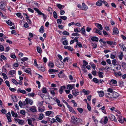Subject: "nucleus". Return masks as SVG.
I'll return each mask as SVG.
<instances>
[{"mask_svg": "<svg viewBox=\"0 0 126 126\" xmlns=\"http://www.w3.org/2000/svg\"><path fill=\"white\" fill-rule=\"evenodd\" d=\"M56 6L60 10L63 9L64 7V5H62L60 4H57Z\"/></svg>", "mask_w": 126, "mask_h": 126, "instance_id": "nucleus-21", "label": "nucleus"}, {"mask_svg": "<svg viewBox=\"0 0 126 126\" xmlns=\"http://www.w3.org/2000/svg\"><path fill=\"white\" fill-rule=\"evenodd\" d=\"M74 32H80L81 30L79 28L74 29Z\"/></svg>", "mask_w": 126, "mask_h": 126, "instance_id": "nucleus-40", "label": "nucleus"}, {"mask_svg": "<svg viewBox=\"0 0 126 126\" xmlns=\"http://www.w3.org/2000/svg\"><path fill=\"white\" fill-rule=\"evenodd\" d=\"M25 101L26 102V103L28 104L29 103L31 105H32L33 103V101L32 100L27 98L26 99Z\"/></svg>", "mask_w": 126, "mask_h": 126, "instance_id": "nucleus-7", "label": "nucleus"}, {"mask_svg": "<svg viewBox=\"0 0 126 126\" xmlns=\"http://www.w3.org/2000/svg\"><path fill=\"white\" fill-rule=\"evenodd\" d=\"M124 56L122 52L120 51V55L119 56V59L120 60L122 59L123 57Z\"/></svg>", "mask_w": 126, "mask_h": 126, "instance_id": "nucleus-30", "label": "nucleus"}, {"mask_svg": "<svg viewBox=\"0 0 126 126\" xmlns=\"http://www.w3.org/2000/svg\"><path fill=\"white\" fill-rule=\"evenodd\" d=\"M52 112H53L52 111H48L45 112V113L46 116H48L51 114Z\"/></svg>", "mask_w": 126, "mask_h": 126, "instance_id": "nucleus-31", "label": "nucleus"}, {"mask_svg": "<svg viewBox=\"0 0 126 126\" xmlns=\"http://www.w3.org/2000/svg\"><path fill=\"white\" fill-rule=\"evenodd\" d=\"M39 31L41 33L44 32V27L43 26H42L40 29Z\"/></svg>", "mask_w": 126, "mask_h": 126, "instance_id": "nucleus-27", "label": "nucleus"}, {"mask_svg": "<svg viewBox=\"0 0 126 126\" xmlns=\"http://www.w3.org/2000/svg\"><path fill=\"white\" fill-rule=\"evenodd\" d=\"M2 75L3 76V78H5V79H8V77L4 73L2 74Z\"/></svg>", "mask_w": 126, "mask_h": 126, "instance_id": "nucleus-57", "label": "nucleus"}, {"mask_svg": "<svg viewBox=\"0 0 126 126\" xmlns=\"http://www.w3.org/2000/svg\"><path fill=\"white\" fill-rule=\"evenodd\" d=\"M0 57H1L2 59H3L4 60H7L6 57H5L3 55H1L0 56Z\"/></svg>", "mask_w": 126, "mask_h": 126, "instance_id": "nucleus-56", "label": "nucleus"}, {"mask_svg": "<svg viewBox=\"0 0 126 126\" xmlns=\"http://www.w3.org/2000/svg\"><path fill=\"white\" fill-rule=\"evenodd\" d=\"M113 33L115 34H117L119 33V31L117 28H114L113 29Z\"/></svg>", "mask_w": 126, "mask_h": 126, "instance_id": "nucleus-13", "label": "nucleus"}, {"mask_svg": "<svg viewBox=\"0 0 126 126\" xmlns=\"http://www.w3.org/2000/svg\"><path fill=\"white\" fill-rule=\"evenodd\" d=\"M22 61L23 62L27 61L28 60V58L26 57L23 58L21 59Z\"/></svg>", "mask_w": 126, "mask_h": 126, "instance_id": "nucleus-54", "label": "nucleus"}, {"mask_svg": "<svg viewBox=\"0 0 126 126\" xmlns=\"http://www.w3.org/2000/svg\"><path fill=\"white\" fill-rule=\"evenodd\" d=\"M62 34L65 35H69V33L67 32L66 31H64L62 32Z\"/></svg>", "mask_w": 126, "mask_h": 126, "instance_id": "nucleus-48", "label": "nucleus"}, {"mask_svg": "<svg viewBox=\"0 0 126 126\" xmlns=\"http://www.w3.org/2000/svg\"><path fill=\"white\" fill-rule=\"evenodd\" d=\"M24 122V121L23 120H20V119L18 121L19 124L20 125H23V124Z\"/></svg>", "mask_w": 126, "mask_h": 126, "instance_id": "nucleus-50", "label": "nucleus"}, {"mask_svg": "<svg viewBox=\"0 0 126 126\" xmlns=\"http://www.w3.org/2000/svg\"><path fill=\"white\" fill-rule=\"evenodd\" d=\"M95 25L100 30H103V27L101 24L96 23H95Z\"/></svg>", "mask_w": 126, "mask_h": 126, "instance_id": "nucleus-10", "label": "nucleus"}, {"mask_svg": "<svg viewBox=\"0 0 126 126\" xmlns=\"http://www.w3.org/2000/svg\"><path fill=\"white\" fill-rule=\"evenodd\" d=\"M30 110L32 112H36L37 110L36 107L35 106L32 107L30 108Z\"/></svg>", "mask_w": 126, "mask_h": 126, "instance_id": "nucleus-22", "label": "nucleus"}, {"mask_svg": "<svg viewBox=\"0 0 126 126\" xmlns=\"http://www.w3.org/2000/svg\"><path fill=\"white\" fill-rule=\"evenodd\" d=\"M6 23L8 25L10 26H12L14 24V23H12L11 21L10 20H8V21H7Z\"/></svg>", "mask_w": 126, "mask_h": 126, "instance_id": "nucleus-33", "label": "nucleus"}, {"mask_svg": "<svg viewBox=\"0 0 126 126\" xmlns=\"http://www.w3.org/2000/svg\"><path fill=\"white\" fill-rule=\"evenodd\" d=\"M77 45L79 47L81 48L82 47V45L81 43L79 42L78 43H77Z\"/></svg>", "mask_w": 126, "mask_h": 126, "instance_id": "nucleus-63", "label": "nucleus"}, {"mask_svg": "<svg viewBox=\"0 0 126 126\" xmlns=\"http://www.w3.org/2000/svg\"><path fill=\"white\" fill-rule=\"evenodd\" d=\"M48 65L50 68H52L54 66V65L52 62H50L48 64Z\"/></svg>", "mask_w": 126, "mask_h": 126, "instance_id": "nucleus-26", "label": "nucleus"}, {"mask_svg": "<svg viewBox=\"0 0 126 126\" xmlns=\"http://www.w3.org/2000/svg\"><path fill=\"white\" fill-rule=\"evenodd\" d=\"M106 95L108 97L112 98H116L119 96V94L118 93L114 91L111 94H110V93H108Z\"/></svg>", "mask_w": 126, "mask_h": 126, "instance_id": "nucleus-1", "label": "nucleus"}, {"mask_svg": "<svg viewBox=\"0 0 126 126\" xmlns=\"http://www.w3.org/2000/svg\"><path fill=\"white\" fill-rule=\"evenodd\" d=\"M117 118L118 120V121L121 123H122L124 122V120H123V118H122V116L120 115H117Z\"/></svg>", "mask_w": 126, "mask_h": 126, "instance_id": "nucleus-5", "label": "nucleus"}, {"mask_svg": "<svg viewBox=\"0 0 126 126\" xmlns=\"http://www.w3.org/2000/svg\"><path fill=\"white\" fill-rule=\"evenodd\" d=\"M33 9L38 13V15L43 16V18L45 19H46V17L45 15L40 11L38 8H33Z\"/></svg>", "mask_w": 126, "mask_h": 126, "instance_id": "nucleus-2", "label": "nucleus"}, {"mask_svg": "<svg viewBox=\"0 0 126 126\" xmlns=\"http://www.w3.org/2000/svg\"><path fill=\"white\" fill-rule=\"evenodd\" d=\"M107 43L108 44L110 45H115L116 44V42H114L107 41Z\"/></svg>", "mask_w": 126, "mask_h": 126, "instance_id": "nucleus-28", "label": "nucleus"}, {"mask_svg": "<svg viewBox=\"0 0 126 126\" xmlns=\"http://www.w3.org/2000/svg\"><path fill=\"white\" fill-rule=\"evenodd\" d=\"M72 94L75 96H76L79 95V92L75 90H72Z\"/></svg>", "mask_w": 126, "mask_h": 126, "instance_id": "nucleus-9", "label": "nucleus"}, {"mask_svg": "<svg viewBox=\"0 0 126 126\" xmlns=\"http://www.w3.org/2000/svg\"><path fill=\"white\" fill-rule=\"evenodd\" d=\"M103 0H99L96 3V5L98 6H100L102 5Z\"/></svg>", "mask_w": 126, "mask_h": 126, "instance_id": "nucleus-16", "label": "nucleus"}, {"mask_svg": "<svg viewBox=\"0 0 126 126\" xmlns=\"http://www.w3.org/2000/svg\"><path fill=\"white\" fill-rule=\"evenodd\" d=\"M48 71L49 73H52L54 72H57L58 70L54 69H50Z\"/></svg>", "mask_w": 126, "mask_h": 126, "instance_id": "nucleus-37", "label": "nucleus"}, {"mask_svg": "<svg viewBox=\"0 0 126 126\" xmlns=\"http://www.w3.org/2000/svg\"><path fill=\"white\" fill-rule=\"evenodd\" d=\"M53 17H54L56 18L57 19V15L56 13V12L55 11H54L53 12Z\"/></svg>", "mask_w": 126, "mask_h": 126, "instance_id": "nucleus-42", "label": "nucleus"}, {"mask_svg": "<svg viewBox=\"0 0 126 126\" xmlns=\"http://www.w3.org/2000/svg\"><path fill=\"white\" fill-rule=\"evenodd\" d=\"M0 50L1 51H3L4 50V48L2 45H0Z\"/></svg>", "mask_w": 126, "mask_h": 126, "instance_id": "nucleus-59", "label": "nucleus"}, {"mask_svg": "<svg viewBox=\"0 0 126 126\" xmlns=\"http://www.w3.org/2000/svg\"><path fill=\"white\" fill-rule=\"evenodd\" d=\"M107 91L108 92H110V94H112L114 92L113 90L110 88H108L107 90Z\"/></svg>", "mask_w": 126, "mask_h": 126, "instance_id": "nucleus-32", "label": "nucleus"}, {"mask_svg": "<svg viewBox=\"0 0 126 126\" xmlns=\"http://www.w3.org/2000/svg\"><path fill=\"white\" fill-rule=\"evenodd\" d=\"M28 123L29 125H31L32 124V120L31 119H28L27 120Z\"/></svg>", "mask_w": 126, "mask_h": 126, "instance_id": "nucleus-58", "label": "nucleus"}, {"mask_svg": "<svg viewBox=\"0 0 126 126\" xmlns=\"http://www.w3.org/2000/svg\"><path fill=\"white\" fill-rule=\"evenodd\" d=\"M67 107L69 108V110L70 111L72 112V111H73L74 110L73 109L72 107L70 106L69 104H68L67 106Z\"/></svg>", "mask_w": 126, "mask_h": 126, "instance_id": "nucleus-35", "label": "nucleus"}, {"mask_svg": "<svg viewBox=\"0 0 126 126\" xmlns=\"http://www.w3.org/2000/svg\"><path fill=\"white\" fill-rule=\"evenodd\" d=\"M87 108L89 111H91V107L88 103H87Z\"/></svg>", "mask_w": 126, "mask_h": 126, "instance_id": "nucleus-46", "label": "nucleus"}, {"mask_svg": "<svg viewBox=\"0 0 126 126\" xmlns=\"http://www.w3.org/2000/svg\"><path fill=\"white\" fill-rule=\"evenodd\" d=\"M42 92L44 94H46L47 92V90L46 87H43L42 89Z\"/></svg>", "mask_w": 126, "mask_h": 126, "instance_id": "nucleus-29", "label": "nucleus"}, {"mask_svg": "<svg viewBox=\"0 0 126 126\" xmlns=\"http://www.w3.org/2000/svg\"><path fill=\"white\" fill-rule=\"evenodd\" d=\"M93 80L94 82L96 83H98L99 82L98 79L95 78H94L93 79Z\"/></svg>", "mask_w": 126, "mask_h": 126, "instance_id": "nucleus-49", "label": "nucleus"}, {"mask_svg": "<svg viewBox=\"0 0 126 126\" xmlns=\"http://www.w3.org/2000/svg\"><path fill=\"white\" fill-rule=\"evenodd\" d=\"M85 27L84 26H83L82 28H81V33L82 34H84V35H85L86 33L85 29L84 28Z\"/></svg>", "mask_w": 126, "mask_h": 126, "instance_id": "nucleus-24", "label": "nucleus"}, {"mask_svg": "<svg viewBox=\"0 0 126 126\" xmlns=\"http://www.w3.org/2000/svg\"><path fill=\"white\" fill-rule=\"evenodd\" d=\"M75 85L74 84H68L67 86V89L71 90L74 88Z\"/></svg>", "mask_w": 126, "mask_h": 126, "instance_id": "nucleus-6", "label": "nucleus"}, {"mask_svg": "<svg viewBox=\"0 0 126 126\" xmlns=\"http://www.w3.org/2000/svg\"><path fill=\"white\" fill-rule=\"evenodd\" d=\"M112 64L115 65L116 63V61L115 59L113 60L112 61Z\"/></svg>", "mask_w": 126, "mask_h": 126, "instance_id": "nucleus-64", "label": "nucleus"}, {"mask_svg": "<svg viewBox=\"0 0 126 126\" xmlns=\"http://www.w3.org/2000/svg\"><path fill=\"white\" fill-rule=\"evenodd\" d=\"M50 93L53 95H54L55 94V93L54 91V90H53L52 89L50 90Z\"/></svg>", "mask_w": 126, "mask_h": 126, "instance_id": "nucleus-61", "label": "nucleus"}, {"mask_svg": "<svg viewBox=\"0 0 126 126\" xmlns=\"http://www.w3.org/2000/svg\"><path fill=\"white\" fill-rule=\"evenodd\" d=\"M71 102L74 104V107H76L77 106V104L75 102V101L74 100H71Z\"/></svg>", "mask_w": 126, "mask_h": 126, "instance_id": "nucleus-45", "label": "nucleus"}, {"mask_svg": "<svg viewBox=\"0 0 126 126\" xmlns=\"http://www.w3.org/2000/svg\"><path fill=\"white\" fill-rule=\"evenodd\" d=\"M93 31L94 32L98 34L99 35L102 34V32L101 31L96 28H95L93 29Z\"/></svg>", "mask_w": 126, "mask_h": 126, "instance_id": "nucleus-8", "label": "nucleus"}, {"mask_svg": "<svg viewBox=\"0 0 126 126\" xmlns=\"http://www.w3.org/2000/svg\"><path fill=\"white\" fill-rule=\"evenodd\" d=\"M91 39L93 41L98 42V38L96 36H94L92 37Z\"/></svg>", "mask_w": 126, "mask_h": 126, "instance_id": "nucleus-18", "label": "nucleus"}, {"mask_svg": "<svg viewBox=\"0 0 126 126\" xmlns=\"http://www.w3.org/2000/svg\"><path fill=\"white\" fill-rule=\"evenodd\" d=\"M102 3L104 4L105 6L107 7H108L109 6V5L108 3L106 2V1H104L103 0Z\"/></svg>", "mask_w": 126, "mask_h": 126, "instance_id": "nucleus-55", "label": "nucleus"}, {"mask_svg": "<svg viewBox=\"0 0 126 126\" xmlns=\"http://www.w3.org/2000/svg\"><path fill=\"white\" fill-rule=\"evenodd\" d=\"M35 94L33 93H29L28 94V95L29 97H33L34 96Z\"/></svg>", "mask_w": 126, "mask_h": 126, "instance_id": "nucleus-41", "label": "nucleus"}, {"mask_svg": "<svg viewBox=\"0 0 126 126\" xmlns=\"http://www.w3.org/2000/svg\"><path fill=\"white\" fill-rule=\"evenodd\" d=\"M71 118L72 120L74 123H78L80 120H81V119L77 118L76 117H75L74 116H72Z\"/></svg>", "mask_w": 126, "mask_h": 126, "instance_id": "nucleus-4", "label": "nucleus"}, {"mask_svg": "<svg viewBox=\"0 0 126 126\" xmlns=\"http://www.w3.org/2000/svg\"><path fill=\"white\" fill-rule=\"evenodd\" d=\"M63 44L64 45H68V41L67 40H65L62 42Z\"/></svg>", "mask_w": 126, "mask_h": 126, "instance_id": "nucleus-38", "label": "nucleus"}, {"mask_svg": "<svg viewBox=\"0 0 126 126\" xmlns=\"http://www.w3.org/2000/svg\"><path fill=\"white\" fill-rule=\"evenodd\" d=\"M82 4L83 8L82 9L84 10H87L88 8V6L84 2L82 3Z\"/></svg>", "mask_w": 126, "mask_h": 126, "instance_id": "nucleus-17", "label": "nucleus"}, {"mask_svg": "<svg viewBox=\"0 0 126 126\" xmlns=\"http://www.w3.org/2000/svg\"><path fill=\"white\" fill-rule=\"evenodd\" d=\"M82 92L84 94L86 95H88L90 93V91H86L85 89H83Z\"/></svg>", "mask_w": 126, "mask_h": 126, "instance_id": "nucleus-12", "label": "nucleus"}, {"mask_svg": "<svg viewBox=\"0 0 126 126\" xmlns=\"http://www.w3.org/2000/svg\"><path fill=\"white\" fill-rule=\"evenodd\" d=\"M121 65H117V66L115 68L116 69V70H118L120 69H121Z\"/></svg>", "mask_w": 126, "mask_h": 126, "instance_id": "nucleus-62", "label": "nucleus"}, {"mask_svg": "<svg viewBox=\"0 0 126 126\" xmlns=\"http://www.w3.org/2000/svg\"><path fill=\"white\" fill-rule=\"evenodd\" d=\"M117 81L113 79H112L111 80L110 82V84H117Z\"/></svg>", "mask_w": 126, "mask_h": 126, "instance_id": "nucleus-19", "label": "nucleus"}, {"mask_svg": "<svg viewBox=\"0 0 126 126\" xmlns=\"http://www.w3.org/2000/svg\"><path fill=\"white\" fill-rule=\"evenodd\" d=\"M16 71L14 70H11L9 72L8 75L9 78L14 77L16 74Z\"/></svg>", "mask_w": 126, "mask_h": 126, "instance_id": "nucleus-3", "label": "nucleus"}, {"mask_svg": "<svg viewBox=\"0 0 126 126\" xmlns=\"http://www.w3.org/2000/svg\"><path fill=\"white\" fill-rule=\"evenodd\" d=\"M98 74V76L99 77L101 78H102L103 77V73L101 72L100 71L97 72Z\"/></svg>", "mask_w": 126, "mask_h": 126, "instance_id": "nucleus-25", "label": "nucleus"}, {"mask_svg": "<svg viewBox=\"0 0 126 126\" xmlns=\"http://www.w3.org/2000/svg\"><path fill=\"white\" fill-rule=\"evenodd\" d=\"M37 50L38 52L39 53H41L42 52V49L40 47H37Z\"/></svg>", "mask_w": 126, "mask_h": 126, "instance_id": "nucleus-34", "label": "nucleus"}, {"mask_svg": "<svg viewBox=\"0 0 126 126\" xmlns=\"http://www.w3.org/2000/svg\"><path fill=\"white\" fill-rule=\"evenodd\" d=\"M57 21L58 24H60L62 22V20L61 19H59L57 20Z\"/></svg>", "mask_w": 126, "mask_h": 126, "instance_id": "nucleus-53", "label": "nucleus"}, {"mask_svg": "<svg viewBox=\"0 0 126 126\" xmlns=\"http://www.w3.org/2000/svg\"><path fill=\"white\" fill-rule=\"evenodd\" d=\"M5 4L4 3H3L1 4V5L0 6V8L1 9H2V10H3L4 8L5 7Z\"/></svg>", "mask_w": 126, "mask_h": 126, "instance_id": "nucleus-51", "label": "nucleus"}, {"mask_svg": "<svg viewBox=\"0 0 126 126\" xmlns=\"http://www.w3.org/2000/svg\"><path fill=\"white\" fill-rule=\"evenodd\" d=\"M92 46L93 47V48H96L97 47V43H96L94 42L92 43Z\"/></svg>", "mask_w": 126, "mask_h": 126, "instance_id": "nucleus-36", "label": "nucleus"}, {"mask_svg": "<svg viewBox=\"0 0 126 126\" xmlns=\"http://www.w3.org/2000/svg\"><path fill=\"white\" fill-rule=\"evenodd\" d=\"M88 64V63L85 60L83 61V66L85 67Z\"/></svg>", "mask_w": 126, "mask_h": 126, "instance_id": "nucleus-43", "label": "nucleus"}, {"mask_svg": "<svg viewBox=\"0 0 126 126\" xmlns=\"http://www.w3.org/2000/svg\"><path fill=\"white\" fill-rule=\"evenodd\" d=\"M44 117V115L43 113H41L38 119L40 120H41L43 119Z\"/></svg>", "mask_w": 126, "mask_h": 126, "instance_id": "nucleus-47", "label": "nucleus"}, {"mask_svg": "<svg viewBox=\"0 0 126 126\" xmlns=\"http://www.w3.org/2000/svg\"><path fill=\"white\" fill-rule=\"evenodd\" d=\"M65 88V86H62L59 89V93L60 94H62L63 92V90Z\"/></svg>", "mask_w": 126, "mask_h": 126, "instance_id": "nucleus-14", "label": "nucleus"}, {"mask_svg": "<svg viewBox=\"0 0 126 126\" xmlns=\"http://www.w3.org/2000/svg\"><path fill=\"white\" fill-rule=\"evenodd\" d=\"M64 48L67 49L71 51H73V48L70 46H65L64 47Z\"/></svg>", "mask_w": 126, "mask_h": 126, "instance_id": "nucleus-20", "label": "nucleus"}, {"mask_svg": "<svg viewBox=\"0 0 126 126\" xmlns=\"http://www.w3.org/2000/svg\"><path fill=\"white\" fill-rule=\"evenodd\" d=\"M29 18H26V19L29 24H31L32 23V22L31 20L29 19Z\"/></svg>", "mask_w": 126, "mask_h": 126, "instance_id": "nucleus-60", "label": "nucleus"}, {"mask_svg": "<svg viewBox=\"0 0 126 126\" xmlns=\"http://www.w3.org/2000/svg\"><path fill=\"white\" fill-rule=\"evenodd\" d=\"M60 18L63 19L64 20H66L67 18L66 16H60Z\"/></svg>", "mask_w": 126, "mask_h": 126, "instance_id": "nucleus-44", "label": "nucleus"}, {"mask_svg": "<svg viewBox=\"0 0 126 126\" xmlns=\"http://www.w3.org/2000/svg\"><path fill=\"white\" fill-rule=\"evenodd\" d=\"M12 82L16 85H17L18 84L17 81L14 79H13L12 80Z\"/></svg>", "mask_w": 126, "mask_h": 126, "instance_id": "nucleus-39", "label": "nucleus"}, {"mask_svg": "<svg viewBox=\"0 0 126 126\" xmlns=\"http://www.w3.org/2000/svg\"><path fill=\"white\" fill-rule=\"evenodd\" d=\"M110 120L112 121H114L116 122L117 121V120L115 118V116L112 115H111V116L110 117Z\"/></svg>", "mask_w": 126, "mask_h": 126, "instance_id": "nucleus-23", "label": "nucleus"}, {"mask_svg": "<svg viewBox=\"0 0 126 126\" xmlns=\"http://www.w3.org/2000/svg\"><path fill=\"white\" fill-rule=\"evenodd\" d=\"M97 92L98 93L100 97H102L104 95V92L103 91H98Z\"/></svg>", "mask_w": 126, "mask_h": 126, "instance_id": "nucleus-11", "label": "nucleus"}, {"mask_svg": "<svg viewBox=\"0 0 126 126\" xmlns=\"http://www.w3.org/2000/svg\"><path fill=\"white\" fill-rule=\"evenodd\" d=\"M77 109L80 113H82L83 110L82 108H78Z\"/></svg>", "mask_w": 126, "mask_h": 126, "instance_id": "nucleus-52", "label": "nucleus"}, {"mask_svg": "<svg viewBox=\"0 0 126 126\" xmlns=\"http://www.w3.org/2000/svg\"><path fill=\"white\" fill-rule=\"evenodd\" d=\"M17 91L18 93H20L24 94L26 93V92L25 90H21L20 88L18 89Z\"/></svg>", "mask_w": 126, "mask_h": 126, "instance_id": "nucleus-15", "label": "nucleus"}]
</instances>
